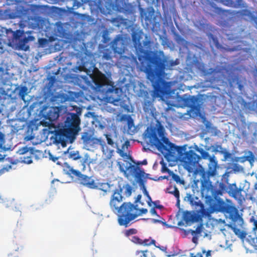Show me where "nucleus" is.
<instances>
[{
  "label": "nucleus",
  "instance_id": "052dcab7",
  "mask_svg": "<svg viewBox=\"0 0 257 257\" xmlns=\"http://www.w3.org/2000/svg\"><path fill=\"white\" fill-rule=\"evenodd\" d=\"M178 64V62H177V61H172L170 63V65L171 66H175V65H177Z\"/></svg>",
  "mask_w": 257,
  "mask_h": 257
},
{
  "label": "nucleus",
  "instance_id": "e2e57ef3",
  "mask_svg": "<svg viewBox=\"0 0 257 257\" xmlns=\"http://www.w3.org/2000/svg\"><path fill=\"white\" fill-rule=\"evenodd\" d=\"M254 227L253 229L257 230V220L254 221ZM256 242H257V237H256Z\"/></svg>",
  "mask_w": 257,
  "mask_h": 257
},
{
  "label": "nucleus",
  "instance_id": "2f4dec72",
  "mask_svg": "<svg viewBox=\"0 0 257 257\" xmlns=\"http://www.w3.org/2000/svg\"><path fill=\"white\" fill-rule=\"evenodd\" d=\"M48 43V40L46 38H40L38 40V45L40 47H45Z\"/></svg>",
  "mask_w": 257,
  "mask_h": 257
},
{
  "label": "nucleus",
  "instance_id": "6ab92c4d",
  "mask_svg": "<svg viewBox=\"0 0 257 257\" xmlns=\"http://www.w3.org/2000/svg\"><path fill=\"white\" fill-rule=\"evenodd\" d=\"M242 189L238 188L235 184H232L229 187V192L232 194V197L235 198L241 196Z\"/></svg>",
  "mask_w": 257,
  "mask_h": 257
},
{
  "label": "nucleus",
  "instance_id": "412c9836",
  "mask_svg": "<svg viewBox=\"0 0 257 257\" xmlns=\"http://www.w3.org/2000/svg\"><path fill=\"white\" fill-rule=\"evenodd\" d=\"M129 171L132 174L134 175L136 177L138 178L141 177V171H140V172L139 171H140L139 167L135 165H131L129 167Z\"/></svg>",
  "mask_w": 257,
  "mask_h": 257
},
{
  "label": "nucleus",
  "instance_id": "49530a36",
  "mask_svg": "<svg viewBox=\"0 0 257 257\" xmlns=\"http://www.w3.org/2000/svg\"><path fill=\"white\" fill-rule=\"evenodd\" d=\"M5 51L4 43L2 39L0 38V55Z\"/></svg>",
  "mask_w": 257,
  "mask_h": 257
},
{
  "label": "nucleus",
  "instance_id": "393cba45",
  "mask_svg": "<svg viewBox=\"0 0 257 257\" xmlns=\"http://www.w3.org/2000/svg\"><path fill=\"white\" fill-rule=\"evenodd\" d=\"M153 108V103L151 101H145L143 104V109L145 112L149 113L150 111H152Z\"/></svg>",
  "mask_w": 257,
  "mask_h": 257
},
{
  "label": "nucleus",
  "instance_id": "473e14b6",
  "mask_svg": "<svg viewBox=\"0 0 257 257\" xmlns=\"http://www.w3.org/2000/svg\"><path fill=\"white\" fill-rule=\"evenodd\" d=\"M246 7L245 3H244L243 0H236V3H234L233 8H245Z\"/></svg>",
  "mask_w": 257,
  "mask_h": 257
},
{
  "label": "nucleus",
  "instance_id": "dca6fc26",
  "mask_svg": "<svg viewBox=\"0 0 257 257\" xmlns=\"http://www.w3.org/2000/svg\"><path fill=\"white\" fill-rule=\"evenodd\" d=\"M248 132L252 133V141L257 142V123L250 122L248 124Z\"/></svg>",
  "mask_w": 257,
  "mask_h": 257
},
{
  "label": "nucleus",
  "instance_id": "cd10ccee",
  "mask_svg": "<svg viewBox=\"0 0 257 257\" xmlns=\"http://www.w3.org/2000/svg\"><path fill=\"white\" fill-rule=\"evenodd\" d=\"M211 185H207L206 184H203L201 188V192L202 194H206V195H208V193L209 191L211 192Z\"/></svg>",
  "mask_w": 257,
  "mask_h": 257
},
{
  "label": "nucleus",
  "instance_id": "864d4df0",
  "mask_svg": "<svg viewBox=\"0 0 257 257\" xmlns=\"http://www.w3.org/2000/svg\"><path fill=\"white\" fill-rule=\"evenodd\" d=\"M206 253L205 254L206 257H208V256H211V250H208L206 252V251L205 250H203L202 253Z\"/></svg>",
  "mask_w": 257,
  "mask_h": 257
},
{
  "label": "nucleus",
  "instance_id": "bb28decb",
  "mask_svg": "<svg viewBox=\"0 0 257 257\" xmlns=\"http://www.w3.org/2000/svg\"><path fill=\"white\" fill-rule=\"evenodd\" d=\"M27 91L28 88L26 86H23L20 89L19 95L24 101H25V97L27 94Z\"/></svg>",
  "mask_w": 257,
  "mask_h": 257
},
{
  "label": "nucleus",
  "instance_id": "f3484780",
  "mask_svg": "<svg viewBox=\"0 0 257 257\" xmlns=\"http://www.w3.org/2000/svg\"><path fill=\"white\" fill-rule=\"evenodd\" d=\"M229 83L231 85L234 84L237 85V87L239 90L241 91L243 88V85L240 78L237 75L232 76L229 79Z\"/></svg>",
  "mask_w": 257,
  "mask_h": 257
},
{
  "label": "nucleus",
  "instance_id": "423d86ee",
  "mask_svg": "<svg viewBox=\"0 0 257 257\" xmlns=\"http://www.w3.org/2000/svg\"><path fill=\"white\" fill-rule=\"evenodd\" d=\"M86 58H82L81 59V63L77 66V69L80 71H84L87 75H89L96 87L100 88L103 86L108 85L110 82L105 75L98 72L95 74H92L95 68V64L92 61L86 60Z\"/></svg>",
  "mask_w": 257,
  "mask_h": 257
},
{
  "label": "nucleus",
  "instance_id": "c03bdc74",
  "mask_svg": "<svg viewBox=\"0 0 257 257\" xmlns=\"http://www.w3.org/2000/svg\"><path fill=\"white\" fill-rule=\"evenodd\" d=\"M222 1L225 5L233 8L234 3L232 0H223Z\"/></svg>",
  "mask_w": 257,
  "mask_h": 257
},
{
  "label": "nucleus",
  "instance_id": "b1692460",
  "mask_svg": "<svg viewBox=\"0 0 257 257\" xmlns=\"http://www.w3.org/2000/svg\"><path fill=\"white\" fill-rule=\"evenodd\" d=\"M125 20L121 17L118 16L115 18H111L110 21L112 23L114 24L117 27L120 26L123 23Z\"/></svg>",
  "mask_w": 257,
  "mask_h": 257
},
{
  "label": "nucleus",
  "instance_id": "f8f14e48",
  "mask_svg": "<svg viewBox=\"0 0 257 257\" xmlns=\"http://www.w3.org/2000/svg\"><path fill=\"white\" fill-rule=\"evenodd\" d=\"M183 101L185 106L190 108V111L197 115L200 113V106L197 103L198 99L194 96L184 97Z\"/></svg>",
  "mask_w": 257,
  "mask_h": 257
},
{
  "label": "nucleus",
  "instance_id": "37998d69",
  "mask_svg": "<svg viewBox=\"0 0 257 257\" xmlns=\"http://www.w3.org/2000/svg\"><path fill=\"white\" fill-rule=\"evenodd\" d=\"M131 240L135 243H138L140 244H141V243L142 242V240L141 239H140L138 236H133Z\"/></svg>",
  "mask_w": 257,
  "mask_h": 257
},
{
  "label": "nucleus",
  "instance_id": "e433bc0d",
  "mask_svg": "<svg viewBox=\"0 0 257 257\" xmlns=\"http://www.w3.org/2000/svg\"><path fill=\"white\" fill-rule=\"evenodd\" d=\"M138 231L135 228H130L128 230H126L125 232V235L126 236H128L131 235L135 234L137 233Z\"/></svg>",
  "mask_w": 257,
  "mask_h": 257
},
{
  "label": "nucleus",
  "instance_id": "a18cd8bd",
  "mask_svg": "<svg viewBox=\"0 0 257 257\" xmlns=\"http://www.w3.org/2000/svg\"><path fill=\"white\" fill-rule=\"evenodd\" d=\"M6 1L7 5H12L21 2V0H6Z\"/></svg>",
  "mask_w": 257,
  "mask_h": 257
},
{
  "label": "nucleus",
  "instance_id": "0eeeda50",
  "mask_svg": "<svg viewBox=\"0 0 257 257\" xmlns=\"http://www.w3.org/2000/svg\"><path fill=\"white\" fill-rule=\"evenodd\" d=\"M63 171L70 177L72 178L75 177L78 183L84 187L91 189H96L99 188L98 184L91 177L82 174L77 170L74 169L67 163L64 164Z\"/></svg>",
  "mask_w": 257,
  "mask_h": 257
},
{
  "label": "nucleus",
  "instance_id": "6e6d98bb",
  "mask_svg": "<svg viewBox=\"0 0 257 257\" xmlns=\"http://www.w3.org/2000/svg\"><path fill=\"white\" fill-rule=\"evenodd\" d=\"M137 164L138 165H146L147 164V161L146 160H143V161L142 162H138Z\"/></svg>",
  "mask_w": 257,
  "mask_h": 257
},
{
  "label": "nucleus",
  "instance_id": "4be33fe9",
  "mask_svg": "<svg viewBox=\"0 0 257 257\" xmlns=\"http://www.w3.org/2000/svg\"><path fill=\"white\" fill-rule=\"evenodd\" d=\"M130 142L128 140L125 141L124 144H122L121 146V149H119L117 147V152L121 156L124 157L125 156L126 154L124 153V152L125 151V148L126 149L128 148V147L130 146Z\"/></svg>",
  "mask_w": 257,
  "mask_h": 257
},
{
  "label": "nucleus",
  "instance_id": "7c9ffc66",
  "mask_svg": "<svg viewBox=\"0 0 257 257\" xmlns=\"http://www.w3.org/2000/svg\"><path fill=\"white\" fill-rule=\"evenodd\" d=\"M172 179L175 181L177 183L180 184H184V181L180 178V177L176 174L173 173L172 175Z\"/></svg>",
  "mask_w": 257,
  "mask_h": 257
},
{
  "label": "nucleus",
  "instance_id": "603ef678",
  "mask_svg": "<svg viewBox=\"0 0 257 257\" xmlns=\"http://www.w3.org/2000/svg\"><path fill=\"white\" fill-rule=\"evenodd\" d=\"M190 257H203V256L201 253L198 252L195 255L193 253H190Z\"/></svg>",
  "mask_w": 257,
  "mask_h": 257
},
{
  "label": "nucleus",
  "instance_id": "1a4fd4ad",
  "mask_svg": "<svg viewBox=\"0 0 257 257\" xmlns=\"http://www.w3.org/2000/svg\"><path fill=\"white\" fill-rule=\"evenodd\" d=\"M210 208L213 212H225L229 214L230 218L236 220L239 216L237 209L233 206L227 205L220 199L212 200L210 202Z\"/></svg>",
  "mask_w": 257,
  "mask_h": 257
},
{
  "label": "nucleus",
  "instance_id": "a19ab883",
  "mask_svg": "<svg viewBox=\"0 0 257 257\" xmlns=\"http://www.w3.org/2000/svg\"><path fill=\"white\" fill-rule=\"evenodd\" d=\"M12 168V166L11 165H7L5 167H4L1 169H0V176L4 174L5 172L9 171L10 169Z\"/></svg>",
  "mask_w": 257,
  "mask_h": 257
},
{
  "label": "nucleus",
  "instance_id": "ddd939ff",
  "mask_svg": "<svg viewBox=\"0 0 257 257\" xmlns=\"http://www.w3.org/2000/svg\"><path fill=\"white\" fill-rule=\"evenodd\" d=\"M112 47L113 51L115 53L121 54L124 52L125 44H124L123 38L121 36L118 35L114 39L112 42Z\"/></svg>",
  "mask_w": 257,
  "mask_h": 257
},
{
  "label": "nucleus",
  "instance_id": "6e6552de",
  "mask_svg": "<svg viewBox=\"0 0 257 257\" xmlns=\"http://www.w3.org/2000/svg\"><path fill=\"white\" fill-rule=\"evenodd\" d=\"M32 33V31L25 32L23 30H18L13 31L11 29H7L6 33L8 35L9 34L12 35L11 38L8 39L9 45L10 46L11 43L18 44L20 48L26 50L29 46L25 48L26 45L35 39V37L31 35Z\"/></svg>",
  "mask_w": 257,
  "mask_h": 257
},
{
  "label": "nucleus",
  "instance_id": "0e129e2a",
  "mask_svg": "<svg viewBox=\"0 0 257 257\" xmlns=\"http://www.w3.org/2000/svg\"><path fill=\"white\" fill-rule=\"evenodd\" d=\"M50 158L54 162H56L58 159L57 157H52V156H50Z\"/></svg>",
  "mask_w": 257,
  "mask_h": 257
},
{
  "label": "nucleus",
  "instance_id": "a211bd4d",
  "mask_svg": "<svg viewBox=\"0 0 257 257\" xmlns=\"http://www.w3.org/2000/svg\"><path fill=\"white\" fill-rule=\"evenodd\" d=\"M97 145H99L103 150H104L105 147H106L105 141L101 138H96L92 137L91 142L88 145L90 146H95Z\"/></svg>",
  "mask_w": 257,
  "mask_h": 257
},
{
  "label": "nucleus",
  "instance_id": "680f3d73",
  "mask_svg": "<svg viewBox=\"0 0 257 257\" xmlns=\"http://www.w3.org/2000/svg\"><path fill=\"white\" fill-rule=\"evenodd\" d=\"M85 163L86 161L83 159V160L81 161V164L83 166V170H84V168H85Z\"/></svg>",
  "mask_w": 257,
  "mask_h": 257
},
{
  "label": "nucleus",
  "instance_id": "c756f323",
  "mask_svg": "<svg viewBox=\"0 0 257 257\" xmlns=\"http://www.w3.org/2000/svg\"><path fill=\"white\" fill-rule=\"evenodd\" d=\"M171 189V188L167 189L168 190V193L173 194L177 199H179L180 197V193L178 188L175 186L173 187V190L170 191L169 190Z\"/></svg>",
  "mask_w": 257,
  "mask_h": 257
},
{
  "label": "nucleus",
  "instance_id": "bf43d9fd",
  "mask_svg": "<svg viewBox=\"0 0 257 257\" xmlns=\"http://www.w3.org/2000/svg\"><path fill=\"white\" fill-rule=\"evenodd\" d=\"M192 240L193 243H197L198 242V237L194 236L192 237Z\"/></svg>",
  "mask_w": 257,
  "mask_h": 257
},
{
  "label": "nucleus",
  "instance_id": "4d7b16f0",
  "mask_svg": "<svg viewBox=\"0 0 257 257\" xmlns=\"http://www.w3.org/2000/svg\"><path fill=\"white\" fill-rule=\"evenodd\" d=\"M150 212L152 215H157V211L155 210V207L151 209Z\"/></svg>",
  "mask_w": 257,
  "mask_h": 257
},
{
  "label": "nucleus",
  "instance_id": "aec40b11",
  "mask_svg": "<svg viewBox=\"0 0 257 257\" xmlns=\"http://www.w3.org/2000/svg\"><path fill=\"white\" fill-rule=\"evenodd\" d=\"M226 12L229 15L234 17L236 16L237 17H239L242 16L246 15V13L248 12V11L245 9L238 11L228 10L226 11Z\"/></svg>",
  "mask_w": 257,
  "mask_h": 257
},
{
  "label": "nucleus",
  "instance_id": "f257e3e1",
  "mask_svg": "<svg viewBox=\"0 0 257 257\" xmlns=\"http://www.w3.org/2000/svg\"><path fill=\"white\" fill-rule=\"evenodd\" d=\"M132 37L141 67L154 87L153 96L162 98L168 93L169 85L163 78L167 60L160 55L144 49L140 42L141 36L138 33H133Z\"/></svg>",
  "mask_w": 257,
  "mask_h": 257
},
{
  "label": "nucleus",
  "instance_id": "72a5a7b5",
  "mask_svg": "<svg viewBox=\"0 0 257 257\" xmlns=\"http://www.w3.org/2000/svg\"><path fill=\"white\" fill-rule=\"evenodd\" d=\"M143 192H144L145 195H146L148 198V200L147 201L148 205L149 206H151L152 204V198H151V196H150L148 192L147 191L146 188H145V187L144 185H143Z\"/></svg>",
  "mask_w": 257,
  "mask_h": 257
},
{
  "label": "nucleus",
  "instance_id": "9d476101",
  "mask_svg": "<svg viewBox=\"0 0 257 257\" xmlns=\"http://www.w3.org/2000/svg\"><path fill=\"white\" fill-rule=\"evenodd\" d=\"M194 149L196 152L200 153L201 156V159H208L209 162L208 166V169L206 171L207 176L208 178L210 177L214 176L216 173V169L217 168V161L216 160L215 157L212 156L210 157L208 152L204 150L203 149L198 147L197 146H195Z\"/></svg>",
  "mask_w": 257,
  "mask_h": 257
},
{
  "label": "nucleus",
  "instance_id": "a878e982",
  "mask_svg": "<svg viewBox=\"0 0 257 257\" xmlns=\"http://www.w3.org/2000/svg\"><path fill=\"white\" fill-rule=\"evenodd\" d=\"M68 157L73 160H77L81 158L78 151H70L68 153Z\"/></svg>",
  "mask_w": 257,
  "mask_h": 257
},
{
  "label": "nucleus",
  "instance_id": "4c0bfd02",
  "mask_svg": "<svg viewBox=\"0 0 257 257\" xmlns=\"http://www.w3.org/2000/svg\"><path fill=\"white\" fill-rule=\"evenodd\" d=\"M156 241L154 239L150 240V239H145L142 240V242L141 244H143L144 245H150L151 244H155Z\"/></svg>",
  "mask_w": 257,
  "mask_h": 257
},
{
  "label": "nucleus",
  "instance_id": "79ce46f5",
  "mask_svg": "<svg viewBox=\"0 0 257 257\" xmlns=\"http://www.w3.org/2000/svg\"><path fill=\"white\" fill-rule=\"evenodd\" d=\"M154 9H152L151 11H150L148 12V16H146L145 20L151 21L152 19H153V16H154Z\"/></svg>",
  "mask_w": 257,
  "mask_h": 257
},
{
  "label": "nucleus",
  "instance_id": "69168bd1",
  "mask_svg": "<svg viewBox=\"0 0 257 257\" xmlns=\"http://www.w3.org/2000/svg\"><path fill=\"white\" fill-rule=\"evenodd\" d=\"M141 197H142V196L141 195H138L136 202H139L140 201V200L141 199Z\"/></svg>",
  "mask_w": 257,
  "mask_h": 257
},
{
  "label": "nucleus",
  "instance_id": "4468645a",
  "mask_svg": "<svg viewBox=\"0 0 257 257\" xmlns=\"http://www.w3.org/2000/svg\"><path fill=\"white\" fill-rule=\"evenodd\" d=\"M61 111V108L60 106L50 107L45 116V119L52 122L59 117Z\"/></svg>",
  "mask_w": 257,
  "mask_h": 257
},
{
  "label": "nucleus",
  "instance_id": "8fccbe9b",
  "mask_svg": "<svg viewBox=\"0 0 257 257\" xmlns=\"http://www.w3.org/2000/svg\"><path fill=\"white\" fill-rule=\"evenodd\" d=\"M245 160L248 161L250 163L254 161V157L252 155L245 157Z\"/></svg>",
  "mask_w": 257,
  "mask_h": 257
},
{
  "label": "nucleus",
  "instance_id": "9b49d317",
  "mask_svg": "<svg viewBox=\"0 0 257 257\" xmlns=\"http://www.w3.org/2000/svg\"><path fill=\"white\" fill-rule=\"evenodd\" d=\"M185 198L194 208L196 213H199L201 215L206 214V212L204 205L197 197L193 196L191 194L188 193Z\"/></svg>",
  "mask_w": 257,
  "mask_h": 257
},
{
  "label": "nucleus",
  "instance_id": "f704fd0d",
  "mask_svg": "<svg viewBox=\"0 0 257 257\" xmlns=\"http://www.w3.org/2000/svg\"><path fill=\"white\" fill-rule=\"evenodd\" d=\"M202 225L200 224L198 225L195 230H191V233L192 235L199 234L202 232Z\"/></svg>",
  "mask_w": 257,
  "mask_h": 257
},
{
  "label": "nucleus",
  "instance_id": "f03ea898",
  "mask_svg": "<svg viewBox=\"0 0 257 257\" xmlns=\"http://www.w3.org/2000/svg\"><path fill=\"white\" fill-rule=\"evenodd\" d=\"M122 189H115L111 196L109 206L111 210L118 213V223L120 226L127 227L131 221L136 218L137 215L133 212L135 205L131 202H122Z\"/></svg>",
  "mask_w": 257,
  "mask_h": 257
},
{
  "label": "nucleus",
  "instance_id": "c9c22d12",
  "mask_svg": "<svg viewBox=\"0 0 257 257\" xmlns=\"http://www.w3.org/2000/svg\"><path fill=\"white\" fill-rule=\"evenodd\" d=\"M132 189L129 185H126L125 186L124 194L126 196L128 197L132 194Z\"/></svg>",
  "mask_w": 257,
  "mask_h": 257
},
{
  "label": "nucleus",
  "instance_id": "ea45409f",
  "mask_svg": "<svg viewBox=\"0 0 257 257\" xmlns=\"http://www.w3.org/2000/svg\"><path fill=\"white\" fill-rule=\"evenodd\" d=\"M206 128L208 130H214V135H217L218 134V130H217L216 127H212L211 124L209 122H207L205 124Z\"/></svg>",
  "mask_w": 257,
  "mask_h": 257
},
{
  "label": "nucleus",
  "instance_id": "c85d7f7f",
  "mask_svg": "<svg viewBox=\"0 0 257 257\" xmlns=\"http://www.w3.org/2000/svg\"><path fill=\"white\" fill-rule=\"evenodd\" d=\"M135 209L133 210V212L135 214H136L137 216H136V218L139 216V215L142 214H146L148 212V210L146 208H142L140 210H139V213H138L136 211H138V209L137 208V205H135Z\"/></svg>",
  "mask_w": 257,
  "mask_h": 257
},
{
  "label": "nucleus",
  "instance_id": "774afa93",
  "mask_svg": "<svg viewBox=\"0 0 257 257\" xmlns=\"http://www.w3.org/2000/svg\"><path fill=\"white\" fill-rule=\"evenodd\" d=\"M152 221H153V222L154 223H157V222H160V220H157V219H153Z\"/></svg>",
  "mask_w": 257,
  "mask_h": 257
},
{
  "label": "nucleus",
  "instance_id": "338daca9",
  "mask_svg": "<svg viewBox=\"0 0 257 257\" xmlns=\"http://www.w3.org/2000/svg\"><path fill=\"white\" fill-rule=\"evenodd\" d=\"M4 158H5V156H4L2 154H0V161L4 160Z\"/></svg>",
  "mask_w": 257,
  "mask_h": 257
},
{
  "label": "nucleus",
  "instance_id": "13d9d810",
  "mask_svg": "<svg viewBox=\"0 0 257 257\" xmlns=\"http://www.w3.org/2000/svg\"><path fill=\"white\" fill-rule=\"evenodd\" d=\"M114 90V88L113 86H111V88H109L107 89L106 90V92L107 93H108V92H110V93H111V92H113Z\"/></svg>",
  "mask_w": 257,
  "mask_h": 257
},
{
  "label": "nucleus",
  "instance_id": "de8ad7c7",
  "mask_svg": "<svg viewBox=\"0 0 257 257\" xmlns=\"http://www.w3.org/2000/svg\"><path fill=\"white\" fill-rule=\"evenodd\" d=\"M30 148L27 147H23L22 149L19 150L20 154H25L28 153L29 151Z\"/></svg>",
  "mask_w": 257,
  "mask_h": 257
},
{
  "label": "nucleus",
  "instance_id": "09e8293b",
  "mask_svg": "<svg viewBox=\"0 0 257 257\" xmlns=\"http://www.w3.org/2000/svg\"><path fill=\"white\" fill-rule=\"evenodd\" d=\"M127 123L128 129H129V130L131 129V128L134 126V121L131 118L128 119Z\"/></svg>",
  "mask_w": 257,
  "mask_h": 257
},
{
  "label": "nucleus",
  "instance_id": "39448f33",
  "mask_svg": "<svg viewBox=\"0 0 257 257\" xmlns=\"http://www.w3.org/2000/svg\"><path fill=\"white\" fill-rule=\"evenodd\" d=\"M176 148H180L181 149H176L172 151L174 153H171L170 156L165 157L168 161L174 160L178 156L180 161L183 163L185 168L188 171L193 170L199 165V162L201 160L200 156L198 155L193 150H189L185 152V147L184 146H177L174 144Z\"/></svg>",
  "mask_w": 257,
  "mask_h": 257
},
{
  "label": "nucleus",
  "instance_id": "7ed1b4c3",
  "mask_svg": "<svg viewBox=\"0 0 257 257\" xmlns=\"http://www.w3.org/2000/svg\"><path fill=\"white\" fill-rule=\"evenodd\" d=\"M163 127L160 125L159 127L156 126H148L143 134L144 140L150 146L155 147L164 156H170L174 153L172 151L181 149L176 148L174 144L171 143L169 139L164 137Z\"/></svg>",
  "mask_w": 257,
  "mask_h": 257
},
{
  "label": "nucleus",
  "instance_id": "3c124183",
  "mask_svg": "<svg viewBox=\"0 0 257 257\" xmlns=\"http://www.w3.org/2000/svg\"><path fill=\"white\" fill-rule=\"evenodd\" d=\"M24 162L27 164H31L32 163V158L29 156H27V157H24Z\"/></svg>",
  "mask_w": 257,
  "mask_h": 257
},
{
  "label": "nucleus",
  "instance_id": "5fc2aeb1",
  "mask_svg": "<svg viewBox=\"0 0 257 257\" xmlns=\"http://www.w3.org/2000/svg\"><path fill=\"white\" fill-rule=\"evenodd\" d=\"M156 203H157L156 201H155V202L152 201V203H153L155 205V207H154L155 208H158V209H162L163 208L162 205H158L156 204Z\"/></svg>",
  "mask_w": 257,
  "mask_h": 257
},
{
  "label": "nucleus",
  "instance_id": "20e7f679",
  "mask_svg": "<svg viewBox=\"0 0 257 257\" xmlns=\"http://www.w3.org/2000/svg\"><path fill=\"white\" fill-rule=\"evenodd\" d=\"M76 112H67L62 128L59 130L57 134L67 139L74 138L80 130V124L82 108L76 107Z\"/></svg>",
  "mask_w": 257,
  "mask_h": 257
},
{
  "label": "nucleus",
  "instance_id": "58836bf2",
  "mask_svg": "<svg viewBox=\"0 0 257 257\" xmlns=\"http://www.w3.org/2000/svg\"><path fill=\"white\" fill-rule=\"evenodd\" d=\"M104 136L106 139L107 143L108 145L111 146V147H113L114 143L112 139L110 138V135L108 134H105Z\"/></svg>",
  "mask_w": 257,
  "mask_h": 257
},
{
  "label": "nucleus",
  "instance_id": "5701e85b",
  "mask_svg": "<svg viewBox=\"0 0 257 257\" xmlns=\"http://www.w3.org/2000/svg\"><path fill=\"white\" fill-rule=\"evenodd\" d=\"M92 136L87 132L84 133L81 137V140L85 145H88L91 142Z\"/></svg>",
  "mask_w": 257,
  "mask_h": 257
},
{
  "label": "nucleus",
  "instance_id": "2eb2a0df",
  "mask_svg": "<svg viewBox=\"0 0 257 257\" xmlns=\"http://www.w3.org/2000/svg\"><path fill=\"white\" fill-rule=\"evenodd\" d=\"M202 215L197 213H192L189 211L184 212L183 215V220L186 223H193L199 221Z\"/></svg>",
  "mask_w": 257,
  "mask_h": 257
}]
</instances>
